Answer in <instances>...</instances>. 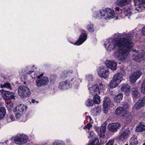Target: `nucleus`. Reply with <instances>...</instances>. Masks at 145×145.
<instances>
[{
    "label": "nucleus",
    "instance_id": "nucleus-1",
    "mask_svg": "<svg viewBox=\"0 0 145 145\" xmlns=\"http://www.w3.org/2000/svg\"><path fill=\"white\" fill-rule=\"evenodd\" d=\"M104 45L108 50L116 49L117 48L119 52L118 59L122 62H125L127 56L132 48L133 44L132 39L129 36H123L118 39L107 40Z\"/></svg>",
    "mask_w": 145,
    "mask_h": 145
},
{
    "label": "nucleus",
    "instance_id": "nucleus-2",
    "mask_svg": "<svg viewBox=\"0 0 145 145\" xmlns=\"http://www.w3.org/2000/svg\"><path fill=\"white\" fill-rule=\"evenodd\" d=\"M101 16H105L109 19L113 18L115 15L113 10L110 8H106L104 9L101 10L99 11Z\"/></svg>",
    "mask_w": 145,
    "mask_h": 145
},
{
    "label": "nucleus",
    "instance_id": "nucleus-3",
    "mask_svg": "<svg viewBox=\"0 0 145 145\" xmlns=\"http://www.w3.org/2000/svg\"><path fill=\"white\" fill-rule=\"evenodd\" d=\"M122 79V74H116L114 76L110 82V87L112 89L116 87L121 82Z\"/></svg>",
    "mask_w": 145,
    "mask_h": 145
},
{
    "label": "nucleus",
    "instance_id": "nucleus-4",
    "mask_svg": "<svg viewBox=\"0 0 145 145\" xmlns=\"http://www.w3.org/2000/svg\"><path fill=\"white\" fill-rule=\"evenodd\" d=\"M18 92L19 95L22 97H28L31 94L29 89L24 86H20L18 88Z\"/></svg>",
    "mask_w": 145,
    "mask_h": 145
},
{
    "label": "nucleus",
    "instance_id": "nucleus-5",
    "mask_svg": "<svg viewBox=\"0 0 145 145\" xmlns=\"http://www.w3.org/2000/svg\"><path fill=\"white\" fill-rule=\"evenodd\" d=\"M48 82V78L46 76L40 77V76H38L37 79L35 81L36 85L38 87L44 86L47 84Z\"/></svg>",
    "mask_w": 145,
    "mask_h": 145
},
{
    "label": "nucleus",
    "instance_id": "nucleus-6",
    "mask_svg": "<svg viewBox=\"0 0 145 145\" xmlns=\"http://www.w3.org/2000/svg\"><path fill=\"white\" fill-rule=\"evenodd\" d=\"M133 52L136 53V54H134L132 57V59L138 62H140L142 60L145 59V53L142 52H138V51L136 50H133Z\"/></svg>",
    "mask_w": 145,
    "mask_h": 145
},
{
    "label": "nucleus",
    "instance_id": "nucleus-7",
    "mask_svg": "<svg viewBox=\"0 0 145 145\" xmlns=\"http://www.w3.org/2000/svg\"><path fill=\"white\" fill-rule=\"evenodd\" d=\"M28 140V137L24 135H18L15 138L16 143L18 144H22L26 143Z\"/></svg>",
    "mask_w": 145,
    "mask_h": 145
},
{
    "label": "nucleus",
    "instance_id": "nucleus-8",
    "mask_svg": "<svg viewBox=\"0 0 145 145\" xmlns=\"http://www.w3.org/2000/svg\"><path fill=\"white\" fill-rule=\"evenodd\" d=\"M129 128L127 127L126 129L123 130L120 133L119 138L120 140H123L127 139L131 134Z\"/></svg>",
    "mask_w": 145,
    "mask_h": 145
},
{
    "label": "nucleus",
    "instance_id": "nucleus-9",
    "mask_svg": "<svg viewBox=\"0 0 145 145\" xmlns=\"http://www.w3.org/2000/svg\"><path fill=\"white\" fill-rule=\"evenodd\" d=\"M108 70V68L106 66L102 68L101 67L100 71L98 72V74L101 78H106L109 74Z\"/></svg>",
    "mask_w": 145,
    "mask_h": 145
},
{
    "label": "nucleus",
    "instance_id": "nucleus-10",
    "mask_svg": "<svg viewBox=\"0 0 145 145\" xmlns=\"http://www.w3.org/2000/svg\"><path fill=\"white\" fill-rule=\"evenodd\" d=\"M143 73L140 71H137L132 73L130 76L131 82L132 83L135 82L137 80L142 74Z\"/></svg>",
    "mask_w": 145,
    "mask_h": 145
},
{
    "label": "nucleus",
    "instance_id": "nucleus-11",
    "mask_svg": "<svg viewBox=\"0 0 145 145\" xmlns=\"http://www.w3.org/2000/svg\"><path fill=\"white\" fill-rule=\"evenodd\" d=\"M2 96L4 99L8 101L10 99H13L14 98V94L9 91H5L3 92Z\"/></svg>",
    "mask_w": 145,
    "mask_h": 145
},
{
    "label": "nucleus",
    "instance_id": "nucleus-12",
    "mask_svg": "<svg viewBox=\"0 0 145 145\" xmlns=\"http://www.w3.org/2000/svg\"><path fill=\"white\" fill-rule=\"evenodd\" d=\"M120 126L121 124L119 123H112L108 125V129L112 132H115Z\"/></svg>",
    "mask_w": 145,
    "mask_h": 145
},
{
    "label": "nucleus",
    "instance_id": "nucleus-13",
    "mask_svg": "<svg viewBox=\"0 0 145 145\" xmlns=\"http://www.w3.org/2000/svg\"><path fill=\"white\" fill-rule=\"evenodd\" d=\"M105 66L108 68H109L112 70H116L117 63L114 61L106 60L105 62Z\"/></svg>",
    "mask_w": 145,
    "mask_h": 145
},
{
    "label": "nucleus",
    "instance_id": "nucleus-14",
    "mask_svg": "<svg viewBox=\"0 0 145 145\" xmlns=\"http://www.w3.org/2000/svg\"><path fill=\"white\" fill-rule=\"evenodd\" d=\"M87 35L85 33H82L80 35L77 42L75 43V45H79L82 44L87 39Z\"/></svg>",
    "mask_w": 145,
    "mask_h": 145
},
{
    "label": "nucleus",
    "instance_id": "nucleus-15",
    "mask_svg": "<svg viewBox=\"0 0 145 145\" xmlns=\"http://www.w3.org/2000/svg\"><path fill=\"white\" fill-rule=\"evenodd\" d=\"M69 87V82L67 80L60 82L59 84V88L61 89H67Z\"/></svg>",
    "mask_w": 145,
    "mask_h": 145
},
{
    "label": "nucleus",
    "instance_id": "nucleus-16",
    "mask_svg": "<svg viewBox=\"0 0 145 145\" xmlns=\"http://www.w3.org/2000/svg\"><path fill=\"white\" fill-rule=\"evenodd\" d=\"M121 89L122 92H124L127 95L130 92V86L127 84H124L122 85Z\"/></svg>",
    "mask_w": 145,
    "mask_h": 145
},
{
    "label": "nucleus",
    "instance_id": "nucleus-17",
    "mask_svg": "<svg viewBox=\"0 0 145 145\" xmlns=\"http://www.w3.org/2000/svg\"><path fill=\"white\" fill-rule=\"evenodd\" d=\"M133 118V115L130 113L127 112V111L123 118H125L126 122L127 123H129L131 122Z\"/></svg>",
    "mask_w": 145,
    "mask_h": 145
},
{
    "label": "nucleus",
    "instance_id": "nucleus-18",
    "mask_svg": "<svg viewBox=\"0 0 145 145\" xmlns=\"http://www.w3.org/2000/svg\"><path fill=\"white\" fill-rule=\"evenodd\" d=\"M103 108L106 109L108 107L110 104V99L108 97L105 98L103 101Z\"/></svg>",
    "mask_w": 145,
    "mask_h": 145
},
{
    "label": "nucleus",
    "instance_id": "nucleus-19",
    "mask_svg": "<svg viewBox=\"0 0 145 145\" xmlns=\"http://www.w3.org/2000/svg\"><path fill=\"white\" fill-rule=\"evenodd\" d=\"M126 112V109H116L115 113L116 115L123 118Z\"/></svg>",
    "mask_w": 145,
    "mask_h": 145
},
{
    "label": "nucleus",
    "instance_id": "nucleus-20",
    "mask_svg": "<svg viewBox=\"0 0 145 145\" xmlns=\"http://www.w3.org/2000/svg\"><path fill=\"white\" fill-rule=\"evenodd\" d=\"M134 1L135 5L137 6L139 9L143 6L145 0H133Z\"/></svg>",
    "mask_w": 145,
    "mask_h": 145
},
{
    "label": "nucleus",
    "instance_id": "nucleus-21",
    "mask_svg": "<svg viewBox=\"0 0 145 145\" xmlns=\"http://www.w3.org/2000/svg\"><path fill=\"white\" fill-rule=\"evenodd\" d=\"M133 95V97L136 99H137L140 96V93L138 91L137 87H133L132 88L131 90Z\"/></svg>",
    "mask_w": 145,
    "mask_h": 145
},
{
    "label": "nucleus",
    "instance_id": "nucleus-22",
    "mask_svg": "<svg viewBox=\"0 0 145 145\" xmlns=\"http://www.w3.org/2000/svg\"><path fill=\"white\" fill-rule=\"evenodd\" d=\"M137 132H142L145 131V125L142 124L141 123H139L137 126L136 129Z\"/></svg>",
    "mask_w": 145,
    "mask_h": 145
},
{
    "label": "nucleus",
    "instance_id": "nucleus-23",
    "mask_svg": "<svg viewBox=\"0 0 145 145\" xmlns=\"http://www.w3.org/2000/svg\"><path fill=\"white\" fill-rule=\"evenodd\" d=\"M130 143L131 145H135L137 144L138 142L137 140V137L135 135L133 136L130 140Z\"/></svg>",
    "mask_w": 145,
    "mask_h": 145
},
{
    "label": "nucleus",
    "instance_id": "nucleus-24",
    "mask_svg": "<svg viewBox=\"0 0 145 145\" xmlns=\"http://www.w3.org/2000/svg\"><path fill=\"white\" fill-rule=\"evenodd\" d=\"M123 97V95L122 93H119L115 96L114 98V101L117 103H119L122 100Z\"/></svg>",
    "mask_w": 145,
    "mask_h": 145
},
{
    "label": "nucleus",
    "instance_id": "nucleus-25",
    "mask_svg": "<svg viewBox=\"0 0 145 145\" xmlns=\"http://www.w3.org/2000/svg\"><path fill=\"white\" fill-rule=\"evenodd\" d=\"M90 89H92V90L95 93V94L96 93L99 94V87L98 85H94L92 86V87Z\"/></svg>",
    "mask_w": 145,
    "mask_h": 145
},
{
    "label": "nucleus",
    "instance_id": "nucleus-26",
    "mask_svg": "<svg viewBox=\"0 0 145 145\" xmlns=\"http://www.w3.org/2000/svg\"><path fill=\"white\" fill-rule=\"evenodd\" d=\"M94 103L97 104H99L100 102V97L98 95V93H96V94L94 96L93 101Z\"/></svg>",
    "mask_w": 145,
    "mask_h": 145
},
{
    "label": "nucleus",
    "instance_id": "nucleus-27",
    "mask_svg": "<svg viewBox=\"0 0 145 145\" xmlns=\"http://www.w3.org/2000/svg\"><path fill=\"white\" fill-rule=\"evenodd\" d=\"M127 0H118V5L120 6H123L127 4Z\"/></svg>",
    "mask_w": 145,
    "mask_h": 145
},
{
    "label": "nucleus",
    "instance_id": "nucleus-28",
    "mask_svg": "<svg viewBox=\"0 0 145 145\" xmlns=\"http://www.w3.org/2000/svg\"><path fill=\"white\" fill-rule=\"evenodd\" d=\"M1 87L2 88H6L9 89H11L10 84L8 82H5L3 84L2 83L1 84Z\"/></svg>",
    "mask_w": 145,
    "mask_h": 145
},
{
    "label": "nucleus",
    "instance_id": "nucleus-29",
    "mask_svg": "<svg viewBox=\"0 0 145 145\" xmlns=\"http://www.w3.org/2000/svg\"><path fill=\"white\" fill-rule=\"evenodd\" d=\"M144 105V103H142L140 101H139L136 103L133 108L134 109H140Z\"/></svg>",
    "mask_w": 145,
    "mask_h": 145
},
{
    "label": "nucleus",
    "instance_id": "nucleus-30",
    "mask_svg": "<svg viewBox=\"0 0 145 145\" xmlns=\"http://www.w3.org/2000/svg\"><path fill=\"white\" fill-rule=\"evenodd\" d=\"M101 112V109H92L91 112L94 116H97Z\"/></svg>",
    "mask_w": 145,
    "mask_h": 145
},
{
    "label": "nucleus",
    "instance_id": "nucleus-31",
    "mask_svg": "<svg viewBox=\"0 0 145 145\" xmlns=\"http://www.w3.org/2000/svg\"><path fill=\"white\" fill-rule=\"evenodd\" d=\"M94 103V101L90 99H88L85 102V104L87 106H91Z\"/></svg>",
    "mask_w": 145,
    "mask_h": 145
},
{
    "label": "nucleus",
    "instance_id": "nucleus-32",
    "mask_svg": "<svg viewBox=\"0 0 145 145\" xmlns=\"http://www.w3.org/2000/svg\"><path fill=\"white\" fill-rule=\"evenodd\" d=\"M124 9V12L126 15L129 16L132 14V12L131 11L130 8H125Z\"/></svg>",
    "mask_w": 145,
    "mask_h": 145
},
{
    "label": "nucleus",
    "instance_id": "nucleus-33",
    "mask_svg": "<svg viewBox=\"0 0 145 145\" xmlns=\"http://www.w3.org/2000/svg\"><path fill=\"white\" fill-rule=\"evenodd\" d=\"M52 145H65L64 143L60 140H55Z\"/></svg>",
    "mask_w": 145,
    "mask_h": 145
},
{
    "label": "nucleus",
    "instance_id": "nucleus-34",
    "mask_svg": "<svg viewBox=\"0 0 145 145\" xmlns=\"http://www.w3.org/2000/svg\"><path fill=\"white\" fill-rule=\"evenodd\" d=\"M121 106L120 107L121 109H127L129 108V105L126 102L121 103Z\"/></svg>",
    "mask_w": 145,
    "mask_h": 145
},
{
    "label": "nucleus",
    "instance_id": "nucleus-35",
    "mask_svg": "<svg viewBox=\"0 0 145 145\" xmlns=\"http://www.w3.org/2000/svg\"><path fill=\"white\" fill-rule=\"evenodd\" d=\"M5 112L6 109H0V120L4 118Z\"/></svg>",
    "mask_w": 145,
    "mask_h": 145
},
{
    "label": "nucleus",
    "instance_id": "nucleus-36",
    "mask_svg": "<svg viewBox=\"0 0 145 145\" xmlns=\"http://www.w3.org/2000/svg\"><path fill=\"white\" fill-rule=\"evenodd\" d=\"M141 91L142 93L145 94V79L144 80L141 85Z\"/></svg>",
    "mask_w": 145,
    "mask_h": 145
},
{
    "label": "nucleus",
    "instance_id": "nucleus-37",
    "mask_svg": "<svg viewBox=\"0 0 145 145\" xmlns=\"http://www.w3.org/2000/svg\"><path fill=\"white\" fill-rule=\"evenodd\" d=\"M27 107V106L26 105L20 104L17 106L14 109H26Z\"/></svg>",
    "mask_w": 145,
    "mask_h": 145
},
{
    "label": "nucleus",
    "instance_id": "nucleus-38",
    "mask_svg": "<svg viewBox=\"0 0 145 145\" xmlns=\"http://www.w3.org/2000/svg\"><path fill=\"white\" fill-rule=\"evenodd\" d=\"M70 72V71L68 72L65 71H64L63 72H61L60 74L61 77L63 78L67 76V75Z\"/></svg>",
    "mask_w": 145,
    "mask_h": 145
},
{
    "label": "nucleus",
    "instance_id": "nucleus-39",
    "mask_svg": "<svg viewBox=\"0 0 145 145\" xmlns=\"http://www.w3.org/2000/svg\"><path fill=\"white\" fill-rule=\"evenodd\" d=\"M88 29L89 32H93L94 30L93 25L90 23L88 26Z\"/></svg>",
    "mask_w": 145,
    "mask_h": 145
},
{
    "label": "nucleus",
    "instance_id": "nucleus-40",
    "mask_svg": "<svg viewBox=\"0 0 145 145\" xmlns=\"http://www.w3.org/2000/svg\"><path fill=\"white\" fill-rule=\"evenodd\" d=\"M99 142V138H95L93 140L91 143L93 145H96Z\"/></svg>",
    "mask_w": 145,
    "mask_h": 145
},
{
    "label": "nucleus",
    "instance_id": "nucleus-41",
    "mask_svg": "<svg viewBox=\"0 0 145 145\" xmlns=\"http://www.w3.org/2000/svg\"><path fill=\"white\" fill-rule=\"evenodd\" d=\"M106 126L105 125L103 124L100 129V132H105Z\"/></svg>",
    "mask_w": 145,
    "mask_h": 145
},
{
    "label": "nucleus",
    "instance_id": "nucleus-42",
    "mask_svg": "<svg viewBox=\"0 0 145 145\" xmlns=\"http://www.w3.org/2000/svg\"><path fill=\"white\" fill-rule=\"evenodd\" d=\"M125 71V69H124L123 68H121L120 69V72H119L117 73L116 74H122V78L123 75L125 74V73H124Z\"/></svg>",
    "mask_w": 145,
    "mask_h": 145
},
{
    "label": "nucleus",
    "instance_id": "nucleus-43",
    "mask_svg": "<svg viewBox=\"0 0 145 145\" xmlns=\"http://www.w3.org/2000/svg\"><path fill=\"white\" fill-rule=\"evenodd\" d=\"M114 142V140H109L105 145H113Z\"/></svg>",
    "mask_w": 145,
    "mask_h": 145
},
{
    "label": "nucleus",
    "instance_id": "nucleus-44",
    "mask_svg": "<svg viewBox=\"0 0 145 145\" xmlns=\"http://www.w3.org/2000/svg\"><path fill=\"white\" fill-rule=\"evenodd\" d=\"M94 128L96 131L97 133L98 134L99 133V130H100V128L97 126H95L94 127Z\"/></svg>",
    "mask_w": 145,
    "mask_h": 145
},
{
    "label": "nucleus",
    "instance_id": "nucleus-45",
    "mask_svg": "<svg viewBox=\"0 0 145 145\" xmlns=\"http://www.w3.org/2000/svg\"><path fill=\"white\" fill-rule=\"evenodd\" d=\"M9 118L10 119L11 121H12L14 119V116L12 114H10L9 116Z\"/></svg>",
    "mask_w": 145,
    "mask_h": 145
},
{
    "label": "nucleus",
    "instance_id": "nucleus-46",
    "mask_svg": "<svg viewBox=\"0 0 145 145\" xmlns=\"http://www.w3.org/2000/svg\"><path fill=\"white\" fill-rule=\"evenodd\" d=\"M92 126L91 124L90 123H88L87 125L86 126V127L89 130L90 129L91 127H92Z\"/></svg>",
    "mask_w": 145,
    "mask_h": 145
},
{
    "label": "nucleus",
    "instance_id": "nucleus-47",
    "mask_svg": "<svg viewBox=\"0 0 145 145\" xmlns=\"http://www.w3.org/2000/svg\"><path fill=\"white\" fill-rule=\"evenodd\" d=\"M105 86V85L102 84H99V88H100V89H101L103 88Z\"/></svg>",
    "mask_w": 145,
    "mask_h": 145
},
{
    "label": "nucleus",
    "instance_id": "nucleus-48",
    "mask_svg": "<svg viewBox=\"0 0 145 145\" xmlns=\"http://www.w3.org/2000/svg\"><path fill=\"white\" fill-rule=\"evenodd\" d=\"M100 133L99 135L100 137L103 138L105 136V132H100Z\"/></svg>",
    "mask_w": 145,
    "mask_h": 145
},
{
    "label": "nucleus",
    "instance_id": "nucleus-49",
    "mask_svg": "<svg viewBox=\"0 0 145 145\" xmlns=\"http://www.w3.org/2000/svg\"><path fill=\"white\" fill-rule=\"evenodd\" d=\"M141 33L143 35H145V26L142 28Z\"/></svg>",
    "mask_w": 145,
    "mask_h": 145
},
{
    "label": "nucleus",
    "instance_id": "nucleus-50",
    "mask_svg": "<svg viewBox=\"0 0 145 145\" xmlns=\"http://www.w3.org/2000/svg\"><path fill=\"white\" fill-rule=\"evenodd\" d=\"M21 116V114L19 112L16 113L15 114L16 117L17 118H19Z\"/></svg>",
    "mask_w": 145,
    "mask_h": 145
},
{
    "label": "nucleus",
    "instance_id": "nucleus-51",
    "mask_svg": "<svg viewBox=\"0 0 145 145\" xmlns=\"http://www.w3.org/2000/svg\"><path fill=\"white\" fill-rule=\"evenodd\" d=\"M140 102L142 103H144V105L145 103V97H143Z\"/></svg>",
    "mask_w": 145,
    "mask_h": 145
},
{
    "label": "nucleus",
    "instance_id": "nucleus-52",
    "mask_svg": "<svg viewBox=\"0 0 145 145\" xmlns=\"http://www.w3.org/2000/svg\"><path fill=\"white\" fill-rule=\"evenodd\" d=\"M94 133L92 131H90L89 135L91 137H92L94 136Z\"/></svg>",
    "mask_w": 145,
    "mask_h": 145
},
{
    "label": "nucleus",
    "instance_id": "nucleus-53",
    "mask_svg": "<svg viewBox=\"0 0 145 145\" xmlns=\"http://www.w3.org/2000/svg\"><path fill=\"white\" fill-rule=\"evenodd\" d=\"M7 107L8 109H11L12 108V106H11V105L10 104H8L7 105Z\"/></svg>",
    "mask_w": 145,
    "mask_h": 145
},
{
    "label": "nucleus",
    "instance_id": "nucleus-54",
    "mask_svg": "<svg viewBox=\"0 0 145 145\" xmlns=\"http://www.w3.org/2000/svg\"><path fill=\"white\" fill-rule=\"evenodd\" d=\"M34 71V70L30 71H29L28 72H27V73L29 74H30L32 72Z\"/></svg>",
    "mask_w": 145,
    "mask_h": 145
},
{
    "label": "nucleus",
    "instance_id": "nucleus-55",
    "mask_svg": "<svg viewBox=\"0 0 145 145\" xmlns=\"http://www.w3.org/2000/svg\"><path fill=\"white\" fill-rule=\"evenodd\" d=\"M108 109H103V111L104 113H106L108 111Z\"/></svg>",
    "mask_w": 145,
    "mask_h": 145
},
{
    "label": "nucleus",
    "instance_id": "nucleus-56",
    "mask_svg": "<svg viewBox=\"0 0 145 145\" xmlns=\"http://www.w3.org/2000/svg\"><path fill=\"white\" fill-rule=\"evenodd\" d=\"M137 7H136L135 8V9L136 10H137L138 12H140V11L141 10V9H140L139 10V9H138L137 8Z\"/></svg>",
    "mask_w": 145,
    "mask_h": 145
},
{
    "label": "nucleus",
    "instance_id": "nucleus-57",
    "mask_svg": "<svg viewBox=\"0 0 145 145\" xmlns=\"http://www.w3.org/2000/svg\"><path fill=\"white\" fill-rule=\"evenodd\" d=\"M119 9H120V8H119L118 7H116V10L117 11H119Z\"/></svg>",
    "mask_w": 145,
    "mask_h": 145
},
{
    "label": "nucleus",
    "instance_id": "nucleus-58",
    "mask_svg": "<svg viewBox=\"0 0 145 145\" xmlns=\"http://www.w3.org/2000/svg\"><path fill=\"white\" fill-rule=\"evenodd\" d=\"M35 99H32L31 100V102L33 103H34L35 102Z\"/></svg>",
    "mask_w": 145,
    "mask_h": 145
},
{
    "label": "nucleus",
    "instance_id": "nucleus-59",
    "mask_svg": "<svg viewBox=\"0 0 145 145\" xmlns=\"http://www.w3.org/2000/svg\"><path fill=\"white\" fill-rule=\"evenodd\" d=\"M89 118L90 119V120H92V118L90 116H89Z\"/></svg>",
    "mask_w": 145,
    "mask_h": 145
},
{
    "label": "nucleus",
    "instance_id": "nucleus-60",
    "mask_svg": "<svg viewBox=\"0 0 145 145\" xmlns=\"http://www.w3.org/2000/svg\"><path fill=\"white\" fill-rule=\"evenodd\" d=\"M43 75V74H40V75L39 76L40 77H42V76Z\"/></svg>",
    "mask_w": 145,
    "mask_h": 145
},
{
    "label": "nucleus",
    "instance_id": "nucleus-61",
    "mask_svg": "<svg viewBox=\"0 0 145 145\" xmlns=\"http://www.w3.org/2000/svg\"><path fill=\"white\" fill-rule=\"evenodd\" d=\"M17 109H13V111L14 112H16V111Z\"/></svg>",
    "mask_w": 145,
    "mask_h": 145
},
{
    "label": "nucleus",
    "instance_id": "nucleus-62",
    "mask_svg": "<svg viewBox=\"0 0 145 145\" xmlns=\"http://www.w3.org/2000/svg\"><path fill=\"white\" fill-rule=\"evenodd\" d=\"M0 109H5V108L4 107H1L0 108Z\"/></svg>",
    "mask_w": 145,
    "mask_h": 145
},
{
    "label": "nucleus",
    "instance_id": "nucleus-63",
    "mask_svg": "<svg viewBox=\"0 0 145 145\" xmlns=\"http://www.w3.org/2000/svg\"><path fill=\"white\" fill-rule=\"evenodd\" d=\"M116 109H120V107H117V108H116Z\"/></svg>",
    "mask_w": 145,
    "mask_h": 145
},
{
    "label": "nucleus",
    "instance_id": "nucleus-64",
    "mask_svg": "<svg viewBox=\"0 0 145 145\" xmlns=\"http://www.w3.org/2000/svg\"><path fill=\"white\" fill-rule=\"evenodd\" d=\"M143 145H145V142L143 144Z\"/></svg>",
    "mask_w": 145,
    "mask_h": 145
}]
</instances>
